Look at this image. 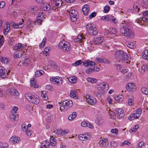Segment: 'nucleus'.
I'll return each instance as SVG.
<instances>
[{
	"instance_id": "1",
	"label": "nucleus",
	"mask_w": 148,
	"mask_h": 148,
	"mask_svg": "<svg viewBox=\"0 0 148 148\" xmlns=\"http://www.w3.org/2000/svg\"><path fill=\"white\" fill-rule=\"evenodd\" d=\"M123 24L120 29V33L124 36L129 38H132L134 37V32L129 28L128 25Z\"/></svg>"
},
{
	"instance_id": "2",
	"label": "nucleus",
	"mask_w": 148,
	"mask_h": 148,
	"mask_svg": "<svg viewBox=\"0 0 148 148\" xmlns=\"http://www.w3.org/2000/svg\"><path fill=\"white\" fill-rule=\"evenodd\" d=\"M25 97L29 102L35 104H37L40 101L38 96L35 94L27 93L25 94Z\"/></svg>"
},
{
	"instance_id": "3",
	"label": "nucleus",
	"mask_w": 148,
	"mask_h": 148,
	"mask_svg": "<svg viewBox=\"0 0 148 148\" xmlns=\"http://www.w3.org/2000/svg\"><path fill=\"white\" fill-rule=\"evenodd\" d=\"M96 87L99 95L104 93L107 92L109 89L108 84L105 82L101 83L97 85Z\"/></svg>"
},
{
	"instance_id": "4",
	"label": "nucleus",
	"mask_w": 148,
	"mask_h": 148,
	"mask_svg": "<svg viewBox=\"0 0 148 148\" xmlns=\"http://www.w3.org/2000/svg\"><path fill=\"white\" fill-rule=\"evenodd\" d=\"M107 111L108 112L110 116H112V114L115 115L119 119H121L124 116L123 114V111L121 109H117L114 111L111 110L109 108L107 109Z\"/></svg>"
},
{
	"instance_id": "5",
	"label": "nucleus",
	"mask_w": 148,
	"mask_h": 148,
	"mask_svg": "<svg viewBox=\"0 0 148 148\" xmlns=\"http://www.w3.org/2000/svg\"><path fill=\"white\" fill-rule=\"evenodd\" d=\"M127 54L123 51L121 50L117 51L115 54V57L118 61L121 62L124 61L125 58H127Z\"/></svg>"
},
{
	"instance_id": "6",
	"label": "nucleus",
	"mask_w": 148,
	"mask_h": 148,
	"mask_svg": "<svg viewBox=\"0 0 148 148\" xmlns=\"http://www.w3.org/2000/svg\"><path fill=\"white\" fill-rule=\"evenodd\" d=\"M58 46L60 49L64 51H68L71 49L70 44L64 40L60 42Z\"/></svg>"
},
{
	"instance_id": "7",
	"label": "nucleus",
	"mask_w": 148,
	"mask_h": 148,
	"mask_svg": "<svg viewBox=\"0 0 148 148\" xmlns=\"http://www.w3.org/2000/svg\"><path fill=\"white\" fill-rule=\"evenodd\" d=\"M73 105V102L71 100H65L63 102L62 105L60 106V110L61 111H65Z\"/></svg>"
},
{
	"instance_id": "8",
	"label": "nucleus",
	"mask_w": 148,
	"mask_h": 148,
	"mask_svg": "<svg viewBox=\"0 0 148 148\" xmlns=\"http://www.w3.org/2000/svg\"><path fill=\"white\" fill-rule=\"evenodd\" d=\"M86 27L88 32L90 34L94 35H96L98 32L96 27L92 25L91 23H88L86 26Z\"/></svg>"
},
{
	"instance_id": "9",
	"label": "nucleus",
	"mask_w": 148,
	"mask_h": 148,
	"mask_svg": "<svg viewBox=\"0 0 148 148\" xmlns=\"http://www.w3.org/2000/svg\"><path fill=\"white\" fill-rule=\"evenodd\" d=\"M68 11L71 21L73 22L76 21L79 16L77 11L75 10H72Z\"/></svg>"
},
{
	"instance_id": "10",
	"label": "nucleus",
	"mask_w": 148,
	"mask_h": 148,
	"mask_svg": "<svg viewBox=\"0 0 148 148\" xmlns=\"http://www.w3.org/2000/svg\"><path fill=\"white\" fill-rule=\"evenodd\" d=\"M50 80L51 82H54V84H56L58 85H62L63 83L62 79L58 76L52 77L50 78Z\"/></svg>"
},
{
	"instance_id": "11",
	"label": "nucleus",
	"mask_w": 148,
	"mask_h": 148,
	"mask_svg": "<svg viewBox=\"0 0 148 148\" xmlns=\"http://www.w3.org/2000/svg\"><path fill=\"white\" fill-rule=\"evenodd\" d=\"M26 45H23L21 43H18L15 45L14 47V49L16 50L18 52H21L22 51H26Z\"/></svg>"
},
{
	"instance_id": "12",
	"label": "nucleus",
	"mask_w": 148,
	"mask_h": 148,
	"mask_svg": "<svg viewBox=\"0 0 148 148\" xmlns=\"http://www.w3.org/2000/svg\"><path fill=\"white\" fill-rule=\"evenodd\" d=\"M21 21L19 23L16 24L14 22H11L10 23V25L14 28H20L22 27L24 25V20L23 19H21Z\"/></svg>"
},
{
	"instance_id": "13",
	"label": "nucleus",
	"mask_w": 148,
	"mask_h": 148,
	"mask_svg": "<svg viewBox=\"0 0 148 148\" xmlns=\"http://www.w3.org/2000/svg\"><path fill=\"white\" fill-rule=\"evenodd\" d=\"M62 0H51V3L52 5L56 7H60L62 4Z\"/></svg>"
},
{
	"instance_id": "14",
	"label": "nucleus",
	"mask_w": 148,
	"mask_h": 148,
	"mask_svg": "<svg viewBox=\"0 0 148 148\" xmlns=\"http://www.w3.org/2000/svg\"><path fill=\"white\" fill-rule=\"evenodd\" d=\"M126 88L129 91L134 92L135 91L136 86L134 83L130 82L127 84L126 86Z\"/></svg>"
},
{
	"instance_id": "15",
	"label": "nucleus",
	"mask_w": 148,
	"mask_h": 148,
	"mask_svg": "<svg viewBox=\"0 0 148 148\" xmlns=\"http://www.w3.org/2000/svg\"><path fill=\"white\" fill-rule=\"evenodd\" d=\"M44 17L42 13H39L35 21L36 23L38 25H41Z\"/></svg>"
},
{
	"instance_id": "16",
	"label": "nucleus",
	"mask_w": 148,
	"mask_h": 148,
	"mask_svg": "<svg viewBox=\"0 0 148 148\" xmlns=\"http://www.w3.org/2000/svg\"><path fill=\"white\" fill-rule=\"evenodd\" d=\"M83 63L84 66L87 67H95L94 66L95 65V63L94 62L90 60H85L83 62Z\"/></svg>"
},
{
	"instance_id": "17",
	"label": "nucleus",
	"mask_w": 148,
	"mask_h": 148,
	"mask_svg": "<svg viewBox=\"0 0 148 148\" xmlns=\"http://www.w3.org/2000/svg\"><path fill=\"white\" fill-rule=\"evenodd\" d=\"M51 7L50 5L47 3H43L41 6V10L44 11H48L51 10Z\"/></svg>"
},
{
	"instance_id": "18",
	"label": "nucleus",
	"mask_w": 148,
	"mask_h": 148,
	"mask_svg": "<svg viewBox=\"0 0 148 148\" xmlns=\"http://www.w3.org/2000/svg\"><path fill=\"white\" fill-rule=\"evenodd\" d=\"M9 72L7 73L5 69L1 66H0V76L3 78H5L8 75Z\"/></svg>"
},
{
	"instance_id": "19",
	"label": "nucleus",
	"mask_w": 148,
	"mask_h": 148,
	"mask_svg": "<svg viewBox=\"0 0 148 148\" xmlns=\"http://www.w3.org/2000/svg\"><path fill=\"white\" fill-rule=\"evenodd\" d=\"M23 130L25 132L26 134L28 136H30L32 134V132L30 129L27 128L26 125L25 124H22L21 126Z\"/></svg>"
},
{
	"instance_id": "20",
	"label": "nucleus",
	"mask_w": 148,
	"mask_h": 148,
	"mask_svg": "<svg viewBox=\"0 0 148 148\" xmlns=\"http://www.w3.org/2000/svg\"><path fill=\"white\" fill-rule=\"evenodd\" d=\"M89 134L88 133H86L84 134H80L79 135L78 138L79 139L82 140H87L90 137Z\"/></svg>"
},
{
	"instance_id": "21",
	"label": "nucleus",
	"mask_w": 148,
	"mask_h": 148,
	"mask_svg": "<svg viewBox=\"0 0 148 148\" xmlns=\"http://www.w3.org/2000/svg\"><path fill=\"white\" fill-rule=\"evenodd\" d=\"M38 10V7L36 6L30 7L29 9V11L33 14H35L37 12Z\"/></svg>"
},
{
	"instance_id": "22",
	"label": "nucleus",
	"mask_w": 148,
	"mask_h": 148,
	"mask_svg": "<svg viewBox=\"0 0 148 148\" xmlns=\"http://www.w3.org/2000/svg\"><path fill=\"white\" fill-rule=\"evenodd\" d=\"M95 61L98 63H104L108 64L110 63V62L108 60H107L105 58H96L95 59Z\"/></svg>"
},
{
	"instance_id": "23",
	"label": "nucleus",
	"mask_w": 148,
	"mask_h": 148,
	"mask_svg": "<svg viewBox=\"0 0 148 148\" xmlns=\"http://www.w3.org/2000/svg\"><path fill=\"white\" fill-rule=\"evenodd\" d=\"M148 18L146 17H143L142 19L140 18V19H137L135 21V22L138 23L139 25H144L145 23L147 21Z\"/></svg>"
},
{
	"instance_id": "24",
	"label": "nucleus",
	"mask_w": 148,
	"mask_h": 148,
	"mask_svg": "<svg viewBox=\"0 0 148 148\" xmlns=\"http://www.w3.org/2000/svg\"><path fill=\"white\" fill-rule=\"evenodd\" d=\"M142 113L141 109L139 108L132 114L135 119H137L140 116Z\"/></svg>"
},
{
	"instance_id": "25",
	"label": "nucleus",
	"mask_w": 148,
	"mask_h": 148,
	"mask_svg": "<svg viewBox=\"0 0 148 148\" xmlns=\"http://www.w3.org/2000/svg\"><path fill=\"white\" fill-rule=\"evenodd\" d=\"M108 144V140L105 138H103L99 142V145L101 147H106Z\"/></svg>"
},
{
	"instance_id": "26",
	"label": "nucleus",
	"mask_w": 148,
	"mask_h": 148,
	"mask_svg": "<svg viewBox=\"0 0 148 148\" xmlns=\"http://www.w3.org/2000/svg\"><path fill=\"white\" fill-rule=\"evenodd\" d=\"M20 140V138L16 136H12L9 139V142L13 143H18Z\"/></svg>"
},
{
	"instance_id": "27",
	"label": "nucleus",
	"mask_w": 148,
	"mask_h": 148,
	"mask_svg": "<svg viewBox=\"0 0 148 148\" xmlns=\"http://www.w3.org/2000/svg\"><path fill=\"white\" fill-rule=\"evenodd\" d=\"M85 40V38L84 36L81 35H78L77 38L74 39V41L75 42H83Z\"/></svg>"
},
{
	"instance_id": "28",
	"label": "nucleus",
	"mask_w": 148,
	"mask_h": 148,
	"mask_svg": "<svg viewBox=\"0 0 148 148\" xmlns=\"http://www.w3.org/2000/svg\"><path fill=\"white\" fill-rule=\"evenodd\" d=\"M89 10V6L87 5H85L82 8V11L84 15H87L88 14Z\"/></svg>"
},
{
	"instance_id": "29",
	"label": "nucleus",
	"mask_w": 148,
	"mask_h": 148,
	"mask_svg": "<svg viewBox=\"0 0 148 148\" xmlns=\"http://www.w3.org/2000/svg\"><path fill=\"white\" fill-rule=\"evenodd\" d=\"M108 32L111 34L112 36L115 37L116 36L117 32L116 29L114 28H110L108 30Z\"/></svg>"
},
{
	"instance_id": "30",
	"label": "nucleus",
	"mask_w": 148,
	"mask_h": 148,
	"mask_svg": "<svg viewBox=\"0 0 148 148\" xmlns=\"http://www.w3.org/2000/svg\"><path fill=\"white\" fill-rule=\"evenodd\" d=\"M49 143L47 140L43 141L41 143L40 148H49Z\"/></svg>"
},
{
	"instance_id": "31",
	"label": "nucleus",
	"mask_w": 148,
	"mask_h": 148,
	"mask_svg": "<svg viewBox=\"0 0 148 148\" xmlns=\"http://www.w3.org/2000/svg\"><path fill=\"white\" fill-rule=\"evenodd\" d=\"M103 40V38L99 37L96 38L94 40L93 43L94 45H97L102 42Z\"/></svg>"
},
{
	"instance_id": "32",
	"label": "nucleus",
	"mask_w": 148,
	"mask_h": 148,
	"mask_svg": "<svg viewBox=\"0 0 148 148\" xmlns=\"http://www.w3.org/2000/svg\"><path fill=\"white\" fill-rule=\"evenodd\" d=\"M112 16L111 15L109 14L104 16H102L101 18V20L106 21H109L111 20Z\"/></svg>"
},
{
	"instance_id": "33",
	"label": "nucleus",
	"mask_w": 148,
	"mask_h": 148,
	"mask_svg": "<svg viewBox=\"0 0 148 148\" xmlns=\"http://www.w3.org/2000/svg\"><path fill=\"white\" fill-rule=\"evenodd\" d=\"M88 103L91 105H95L96 103V100L94 98H91L89 99H86Z\"/></svg>"
},
{
	"instance_id": "34",
	"label": "nucleus",
	"mask_w": 148,
	"mask_h": 148,
	"mask_svg": "<svg viewBox=\"0 0 148 148\" xmlns=\"http://www.w3.org/2000/svg\"><path fill=\"white\" fill-rule=\"evenodd\" d=\"M147 70V66L146 65H143L142 66L139 72L141 74H143Z\"/></svg>"
},
{
	"instance_id": "35",
	"label": "nucleus",
	"mask_w": 148,
	"mask_h": 148,
	"mask_svg": "<svg viewBox=\"0 0 148 148\" xmlns=\"http://www.w3.org/2000/svg\"><path fill=\"white\" fill-rule=\"evenodd\" d=\"M142 56L144 59L148 60V51L147 50H145L142 52Z\"/></svg>"
},
{
	"instance_id": "36",
	"label": "nucleus",
	"mask_w": 148,
	"mask_h": 148,
	"mask_svg": "<svg viewBox=\"0 0 148 148\" xmlns=\"http://www.w3.org/2000/svg\"><path fill=\"white\" fill-rule=\"evenodd\" d=\"M77 113L75 112H73L71 114H70L68 117V119L70 121H72L77 116Z\"/></svg>"
},
{
	"instance_id": "37",
	"label": "nucleus",
	"mask_w": 148,
	"mask_h": 148,
	"mask_svg": "<svg viewBox=\"0 0 148 148\" xmlns=\"http://www.w3.org/2000/svg\"><path fill=\"white\" fill-rule=\"evenodd\" d=\"M25 53L24 51H22L21 52H19V53L16 52L14 53V57L15 58H20L21 57L22 54Z\"/></svg>"
},
{
	"instance_id": "38",
	"label": "nucleus",
	"mask_w": 148,
	"mask_h": 148,
	"mask_svg": "<svg viewBox=\"0 0 148 148\" xmlns=\"http://www.w3.org/2000/svg\"><path fill=\"white\" fill-rule=\"evenodd\" d=\"M134 98L133 97L132 95H130L128 97V104L129 105L132 106V105L133 103V101H134Z\"/></svg>"
},
{
	"instance_id": "39",
	"label": "nucleus",
	"mask_w": 148,
	"mask_h": 148,
	"mask_svg": "<svg viewBox=\"0 0 148 148\" xmlns=\"http://www.w3.org/2000/svg\"><path fill=\"white\" fill-rule=\"evenodd\" d=\"M49 140L51 144L53 146H55L56 143V139L53 137H51L50 138Z\"/></svg>"
},
{
	"instance_id": "40",
	"label": "nucleus",
	"mask_w": 148,
	"mask_h": 148,
	"mask_svg": "<svg viewBox=\"0 0 148 148\" xmlns=\"http://www.w3.org/2000/svg\"><path fill=\"white\" fill-rule=\"evenodd\" d=\"M70 95L71 97L75 99H77L78 97L76 95V92L74 90H72L70 92Z\"/></svg>"
},
{
	"instance_id": "41",
	"label": "nucleus",
	"mask_w": 148,
	"mask_h": 148,
	"mask_svg": "<svg viewBox=\"0 0 148 148\" xmlns=\"http://www.w3.org/2000/svg\"><path fill=\"white\" fill-rule=\"evenodd\" d=\"M77 77L75 76L70 77L68 79L69 82L72 83H75L77 81Z\"/></svg>"
},
{
	"instance_id": "42",
	"label": "nucleus",
	"mask_w": 148,
	"mask_h": 148,
	"mask_svg": "<svg viewBox=\"0 0 148 148\" xmlns=\"http://www.w3.org/2000/svg\"><path fill=\"white\" fill-rule=\"evenodd\" d=\"M10 117L11 119L16 120L18 119V115L17 114H11Z\"/></svg>"
},
{
	"instance_id": "43",
	"label": "nucleus",
	"mask_w": 148,
	"mask_h": 148,
	"mask_svg": "<svg viewBox=\"0 0 148 148\" xmlns=\"http://www.w3.org/2000/svg\"><path fill=\"white\" fill-rule=\"evenodd\" d=\"M41 96L42 98L45 101L48 100V97L46 94V91H42L41 94Z\"/></svg>"
},
{
	"instance_id": "44",
	"label": "nucleus",
	"mask_w": 148,
	"mask_h": 148,
	"mask_svg": "<svg viewBox=\"0 0 148 148\" xmlns=\"http://www.w3.org/2000/svg\"><path fill=\"white\" fill-rule=\"evenodd\" d=\"M97 70H95V67H94V68L93 69H88L86 70V73H90L92 72L93 71H99V69H97Z\"/></svg>"
},
{
	"instance_id": "45",
	"label": "nucleus",
	"mask_w": 148,
	"mask_h": 148,
	"mask_svg": "<svg viewBox=\"0 0 148 148\" xmlns=\"http://www.w3.org/2000/svg\"><path fill=\"white\" fill-rule=\"evenodd\" d=\"M44 73V72L42 70L37 71L35 72V75L36 77H39Z\"/></svg>"
},
{
	"instance_id": "46",
	"label": "nucleus",
	"mask_w": 148,
	"mask_h": 148,
	"mask_svg": "<svg viewBox=\"0 0 148 148\" xmlns=\"http://www.w3.org/2000/svg\"><path fill=\"white\" fill-rule=\"evenodd\" d=\"M10 93L11 95L15 96H18L19 95V92L16 90L11 89L10 90Z\"/></svg>"
},
{
	"instance_id": "47",
	"label": "nucleus",
	"mask_w": 148,
	"mask_h": 148,
	"mask_svg": "<svg viewBox=\"0 0 148 148\" xmlns=\"http://www.w3.org/2000/svg\"><path fill=\"white\" fill-rule=\"evenodd\" d=\"M127 46L131 49L134 48L136 47V45L134 42L128 43L127 44Z\"/></svg>"
},
{
	"instance_id": "48",
	"label": "nucleus",
	"mask_w": 148,
	"mask_h": 148,
	"mask_svg": "<svg viewBox=\"0 0 148 148\" xmlns=\"http://www.w3.org/2000/svg\"><path fill=\"white\" fill-rule=\"evenodd\" d=\"M31 83L32 86L35 88H37L38 87V85L36 84V82L34 79L31 80Z\"/></svg>"
},
{
	"instance_id": "49",
	"label": "nucleus",
	"mask_w": 148,
	"mask_h": 148,
	"mask_svg": "<svg viewBox=\"0 0 148 148\" xmlns=\"http://www.w3.org/2000/svg\"><path fill=\"white\" fill-rule=\"evenodd\" d=\"M87 81L90 82L92 83H93L96 82L97 81V80L94 78H92L90 77H88L87 78Z\"/></svg>"
},
{
	"instance_id": "50",
	"label": "nucleus",
	"mask_w": 148,
	"mask_h": 148,
	"mask_svg": "<svg viewBox=\"0 0 148 148\" xmlns=\"http://www.w3.org/2000/svg\"><path fill=\"white\" fill-rule=\"evenodd\" d=\"M139 125H135L133 128H132L130 130V132H135L139 127Z\"/></svg>"
},
{
	"instance_id": "51",
	"label": "nucleus",
	"mask_w": 148,
	"mask_h": 148,
	"mask_svg": "<svg viewBox=\"0 0 148 148\" xmlns=\"http://www.w3.org/2000/svg\"><path fill=\"white\" fill-rule=\"evenodd\" d=\"M141 91L142 93L146 95H148V88H142L141 89Z\"/></svg>"
},
{
	"instance_id": "52",
	"label": "nucleus",
	"mask_w": 148,
	"mask_h": 148,
	"mask_svg": "<svg viewBox=\"0 0 148 148\" xmlns=\"http://www.w3.org/2000/svg\"><path fill=\"white\" fill-rule=\"evenodd\" d=\"M93 48L94 45L92 43H90L88 45L87 47V49H86V50L90 52V51H92L93 49Z\"/></svg>"
},
{
	"instance_id": "53",
	"label": "nucleus",
	"mask_w": 148,
	"mask_h": 148,
	"mask_svg": "<svg viewBox=\"0 0 148 148\" xmlns=\"http://www.w3.org/2000/svg\"><path fill=\"white\" fill-rule=\"evenodd\" d=\"M82 62L81 60H79L75 62L74 63H73L72 65L74 66H77L81 64Z\"/></svg>"
},
{
	"instance_id": "54",
	"label": "nucleus",
	"mask_w": 148,
	"mask_h": 148,
	"mask_svg": "<svg viewBox=\"0 0 148 148\" xmlns=\"http://www.w3.org/2000/svg\"><path fill=\"white\" fill-rule=\"evenodd\" d=\"M8 145L7 143H0V148H8Z\"/></svg>"
},
{
	"instance_id": "55",
	"label": "nucleus",
	"mask_w": 148,
	"mask_h": 148,
	"mask_svg": "<svg viewBox=\"0 0 148 148\" xmlns=\"http://www.w3.org/2000/svg\"><path fill=\"white\" fill-rule=\"evenodd\" d=\"M18 109L17 107L14 106L12 110L11 111V114H17V111Z\"/></svg>"
},
{
	"instance_id": "56",
	"label": "nucleus",
	"mask_w": 148,
	"mask_h": 148,
	"mask_svg": "<svg viewBox=\"0 0 148 148\" xmlns=\"http://www.w3.org/2000/svg\"><path fill=\"white\" fill-rule=\"evenodd\" d=\"M10 29V27L6 26V27L3 29V32L4 35H5L7 34L8 32Z\"/></svg>"
},
{
	"instance_id": "57",
	"label": "nucleus",
	"mask_w": 148,
	"mask_h": 148,
	"mask_svg": "<svg viewBox=\"0 0 148 148\" xmlns=\"http://www.w3.org/2000/svg\"><path fill=\"white\" fill-rule=\"evenodd\" d=\"M46 38H44L41 43L39 45V47H43L45 45L46 43Z\"/></svg>"
},
{
	"instance_id": "58",
	"label": "nucleus",
	"mask_w": 148,
	"mask_h": 148,
	"mask_svg": "<svg viewBox=\"0 0 148 148\" xmlns=\"http://www.w3.org/2000/svg\"><path fill=\"white\" fill-rule=\"evenodd\" d=\"M110 145L111 148H116L117 146V143L113 141L111 142Z\"/></svg>"
},
{
	"instance_id": "59",
	"label": "nucleus",
	"mask_w": 148,
	"mask_h": 148,
	"mask_svg": "<svg viewBox=\"0 0 148 148\" xmlns=\"http://www.w3.org/2000/svg\"><path fill=\"white\" fill-rule=\"evenodd\" d=\"M115 98L116 100L119 101H122L123 100V96L121 95L116 96Z\"/></svg>"
},
{
	"instance_id": "60",
	"label": "nucleus",
	"mask_w": 148,
	"mask_h": 148,
	"mask_svg": "<svg viewBox=\"0 0 148 148\" xmlns=\"http://www.w3.org/2000/svg\"><path fill=\"white\" fill-rule=\"evenodd\" d=\"M110 6L107 5H106V6H105L104 8L103 11L105 13H107L108 12L109 10L110 9Z\"/></svg>"
},
{
	"instance_id": "61",
	"label": "nucleus",
	"mask_w": 148,
	"mask_h": 148,
	"mask_svg": "<svg viewBox=\"0 0 148 148\" xmlns=\"http://www.w3.org/2000/svg\"><path fill=\"white\" fill-rule=\"evenodd\" d=\"M133 8L134 10L135 11V12H137L139 11V9L138 8V6L136 3L134 4V5L133 6Z\"/></svg>"
},
{
	"instance_id": "62",
	"label": "nucleus",
	"mask_w": 148,
	"mask_h": 148,
	"mask_svg": "<svg viewBox=\"0 0 148 148\" xmlns=\"http://www.w3.org/2000/svg\"><path fill=\"white\" fill-rule=\"evenodd\" d=\"M51 64V67L52 68H53L55 69H57L58 66L56 64V63L55 62H52Z\"/></svg>"
},
{
	"instance_id": "63",
	"label": "nucleus",
	"mask_w": 148,
	"mask_h": 148,
	"mask_svg": "<svg viewBox=\"0 0 148 148\" xmlns=\"http://www.w3.org/2000/svg\"><path fill=\"white\" fill-rule=\"evenodd\" d=\"M29 60L28 59H27L26 58H25L23 61V63L24 65H27L29 64Z\"/></svg>"
},
{
	"instance_id": "64",
	"label": "nucleus",
	"mask_w": 148,
	"mask_h": 148,
	"mask_svg": "<svg viewBox=\"0 0 148 148\" xmlns=\"http://www.w3.org/2000/svg\"><path fill=\"white\" fill-rule=\"evenodd\" d=\"M118 132V130L117 128L112 129L111 130V132L112 134H114L116 135Z\"/></svg>"
}]
</instances>
